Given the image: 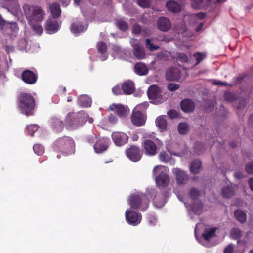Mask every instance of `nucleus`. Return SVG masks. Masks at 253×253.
<instances>
[{"label": "nucleus", "mask_w": 253, "mask_h": 253, "mask_svg": "<svg viewBox=\"0 0 253 253\" xmlns=\"http://www.w3.org/2000/svg\"><path fill=\"white\" fill-rule=\"evenodd\" d=\"M173 173L177 184H184L188 182V176L185 171L181 170L179 168H176L173 170Z\"/></svg>", "instance_id": "obj_19"}, {"label": "nucleus", "mask_w": 253, "mask_h": 253, "mask_svg": "<svg viewBox=\"0 0 253 253\" xmlns=\"http://www.w3.org/2000/svg\"><path fill=\"white\" fill-rule=\"evenodd\" d=\"M29 25H31L32 29L37 34L41 35L42 33L43 28L41 25L37 24L36 23H33V24Z\"/></svg>", "instance_id": "obj_49"}, {"label": "nucleus", "mask_w": 253, "mask_h": 253, "mask_svg": "<svg viewBox=\"0 0 253 253\" xmlns=\"http://www.w3.org/2000/svg\"><path fill=\"white\" fill-rule=\"evenodd\" d=\"M156 181L157 185L163 187L167 186L169 182V176L163 173H160L158 176L156 177Z\"/></svg>", "instance_id": "obj_24"}, {"label": "nucleus", "mask_w": 253, "mask_h": 253, "mask_svg": "<svg viewBox=\"0 0 253 253\" xmlns=\"http://www.w3.org/2000/svg\"><path fill=\"white\" fill-rule=\"evenodd\" d=\"M166 6L169 11L172 13H177L181 11L179 4L174 0H169L166 3Z\"/></svg>", "instance_id": "obj_23"}, {"label": "nucleus", "mask_w": 253, "mask_h": 253, "mask_svg": "<svg viewBox=\"0 0 253 253\" xmlns=\"http://www.w3.org/2000/svg\"><path fill=\"white\" fill-rule=\"evenodd\" d=\"M159 158L161 162H167L169 160V157L165 151L161 152L159 155Z\"/></svg>", "instance_id": "obj_50"}, {"label": "nucleus", "mask_w": 253, "mask_h": 253, "mask_svg": "<svg viewBox=\"0 0 253 253\" xmlns=\"http://www.w3.org/2000/svg\"><path fill=\"white\" fill-rule=\"evenodd\" d=\"M34 152L38 156L42 155L44 153V148L40 144H35L33 146Z\"/></svg>", "instance_id": "obj_45"}, {"label": "nucleus", "mask_w": 253, "mask_h": 253, "mask_svg": "<svg viewBox=\"0 0 253 253\" xmlns=\"http://www.w3.org/2000/svg\"><path fill=\"white\" fill-rule=\"evenodd\" d=\"M150 99L154 100L158 103H162L165 100L161 95V89L156 85H151L147 90Z\"/></svg>", "instance_id": "obj_9"}, {"label": "nucleus", "mask_w": 253, "mask_h": 253, "mask_svg": "<svg viewBox=\"0 0 253 253\" xmlns=\"http://www.w3.org/2000/svg\"><path fill=\"white\" fill-rule=\"evenodd\" d=\"M149 200H153V203L158 208L162 207L166 203L165 196L163 193L157 194L155 190L151 189L148 191Z\"/></svg>", "instance_id": "obj_8"}, {"label": "nucleus", "mask_w": 253, "mask_h": 253, "mask_svg": "<svg viewBox=\"0 0 253 253\" xmlns=\"http://www.w3.org/2000/svg\"><path fill=\"white\" fill-rule=\"evenodd\" d=\"M234 194V191L232 187L228 186L222 188V194L225 198H230Z\"/></svg>", "instance_id": "obj_36"}, {"label": "nucleus", "mask_w": 253, "mask_h": 253, "mask_svg": "<svg viewBox=\"0 0 253 253\" xmlns=\"http://www.w3.org/2000/svg\"><path fill=\"white\" fill-rule=\"evenodd\" d=\"M116 25L120 30L123 31H126L128 28L127 23L122 20L117 21Z\"/></svg>", "instance_id": "obj_41"}, {"label": "nucleus", "mask_w": 253, "mask_h": 253, "mask_svg": "<svg viewBox=\"0 0 253 253\" xmlns=\"http://www.w3.org/2000/svg\"><path fill=\"white\" fill-rule=\"evenodd\" d=\"M134 71L137 74L142 76L146 75L148 72V69L144 63H138L135 65Z\"/></svg>", "instance_id": "obj_28"}, {"label": "nucleus", "mask_w": 253, "mask_h": 253, "mask_svg": "<svg viewBox=\"0 0 253 253\" xmlns=\"http://www.w3.org/2000/svg\"><path fill=\"white\" fill-rule=\"evenodd\" d=\"M109 110L114 111L120 118L126 117L127 114L128 109L124 105L113 103L109 106Z\"/></svg>", "instance_id": "obj_17"}, {"label": "nucleus", "mask_w": 253, "mask_h": 253, "mask_svg": "<svg viewBox=\"0 0 253 253\" xmlns=\"http://www.w3.org/2000/svg\"><path fill=\"white\" fill-rule=\"evenodd\" d=\"M122 90L124 94L130 95L132 94L135 89V84L133 82L130 80H127L122 84Z\"/></svg>", "instance_id": "obj_21"}, {"label": "nucleus", "mask_w": 253, "mask_h": 253, "mask_svg": "<svg viewBox=\"0 0 253 253\" xmlns=\"http://www.w3.org/2000/svg\"><path fill=\"white\" fill-rule=\"evenodd\" d=\"M142 148L146 156H154L156 155L157 147L155 143L150 139H146L142 143Z\"/></svg>", "instance_id": "obj_11"}, {"label": "nucleus", "mask_w": 253, "mask_h": 253, "mask_svg": "<svg viewBox=\"0 0 253 253\" xmlns=\"http://www.w3.org/2000/svg\"><path fill=\"white\" fill-rule=\"evenodd\" d=\"M200 194V191L195 188H192L189 191V196L192 200L197 199Z\"/></svg>", "instance_id": "obj_44"}, {"label": "nucleus", "mask_w": 253, "mask_h": 253, "mask_svg": "<svg viewBox=\"0 0 253 253\" xmlns=\"http://www.w3.org/2000/svg\"><path fill=\"white\" fill-rule=\"evenodd\" d=\"M112 91L113 93L115 95H120L124 94L122 87H120L119 86H114L112 89Z\"/></svg>", "instance_id": "obj_52"}, {"label": "nucleus", "mask_w": 253, "mask_h": 253, "mask_svg": "<svg viewBox=\"0 0 253 253\" xmlns=\"http://www.w3.org/2000/svg\"><path fill=\"white\" fill-rule=\"evenodd\" d=\"M195 107V103L190 99H185L180 102L181 109L184 112H192Z\"/></svg>", "instance_id": "obj_20"}, {"label": "nucleus", "mask_w": 253, "mask_h": 253, "mask_svg": "<svg viewBox=\"0 0 253 253\" xmlns=\"http://www.w3.org/2000/svg\"><path fill=\"white\" fill-rule=\"evenodd\" d=\"M181 72L177 67H170L166 72V78L168 81H178L181 76Z\"/></svg>", "instance_id": "obj_14"}, {"label": "nucleus", "mask_w": 253, "mask_h": 253, "mask_svg": "<svg viewBox=\"0 0 253 253\" xmlns=\"http://www.w3.org/2000/svg\"><path fill=\"white\" fill-rule=\"evenodd\" d=\"M39 128L37 125H31L28 126L27 127L28 134L31 136H33L35 132H36Z\"/></svg>", "instance_id": "obj_47"}, {"label": "nucleus", "mask_w": 253, "mask_h": 253, "mask_svg": "<svg viewBox=\"0 0 253 253\" xmlns=\"http://www.w3.org/2000/svg\"><path fill=\"white\" fill-rule=\"evenodd\" d=\"M155 123L156 126L161 132L166 130L167 128V122L165 117L161 116L157 117Z\"/></svg>", "instance_id": "obj_26"}, {"label": "nucleus", "mask_w": 253, "mask_h": 253, "mask_svg": "<svg viewBox=\"0 0 253 253\" xmlns=\"http://www.w3.org/2000/svg\"><path fill=\"white\" fill-rule=\"evenodd\" d=\"M168 116L171 118H176L177 116V113L173 110H169L168 112Z\"/></svg>", "instance_id": "obj_59"}, {"label": "nucleus", "mask_w": 253, "mask_h": 253, "mask_svg": "<svg viewBox=\"0 0 253 253\" xmlns=\"http://www.w3.org/2000/svg\"><path fill=\"white\" fill-rule=\"evenodd\" d=\"M141 27L139 24H135L132 28V33L134 34H139L141 32Z\"/></svg>", "instance_id": "obj_55"}, {"label": "nucleus", "mask_w": 253, "mask_h": 253, "mask_svg": "<svg viewBox=\"0 0 253 253\" xmlns=\"http://www.w3.org/2000/svg\"><path fill=\"white\" fill-rule=\"evenodd\" d=\"M5 27L10 30L12 33H16L19 30V27L16 22H7Z\"/></svg>", "instance_id": "obj_40"}, {"label": "nucleus", "mask_w": 253, "mask_h": 253, "mask_svg": "<svg viewBox=\"0 0 253 253\" xmlns=\"http://www.w3.org/2000/svg\"><path fill=\"white\" fill-rule=\"evenodd\" d=\"M51 124L52 128L56 132H60L64 128V124L63 122L57 118H53Z\"/></svg>", "instance_id": "obj_25"}, {"label": "nucleus", "mask_w": 253, "mask_h": 253, "mask_svg": "<svg viewBox=\"0 0 253 253\" xmlns=\"http://www.w3.org/2000/svg\"><path fill=\"white\" fill-rule=\"evenodd\" d=\"M162 166L161 165H157V166H156L154 168L153 170V175H157L158 173H159V172L158 171L160 169L162 168Z\"/></svg>", "instance_id": "obj_61"}, {"label": "nucleus", "mask_w": 253, "mask_h": 253, "mask_svg": "<svg viewBox=\"0 0 253 253\" xmlns=\"http://www.w3.org/2000/svg\"><path fill=\"white\" fill-rule=\"evenodd\" d=\"M98 51L101 53H105L107 49L106 44L102 41L98 42L97 45Z\"/></svg>", "instance_id": "obj_46"}, {"label": "nucleus", "mask_w": 253, "mask_h": 253, "mask_svg": "<svg viewBox=\"0 0 253 253\" xmlns=\"http://www.w3.org/2000/svg\"><path fill=\"white\" fill-rule=\"evenodd\" d=\"M193 56L195 58L196 62L195 66L198 65L206 57V54L202 52H196L193 54Z\"/></svg>", "instance_id": "obj_39"}, {"label": "nucleus", "mask_w": 253, "mask_h": 253, "mask_svg": "<svg viewBox=\"0 0 253 253\" xmlns=\"http://www.w3.org/2000/svg\"><path fill=\"white\" fill-rule=\"evenodd\" d=\"M108 120H109V122H110L111 123H112V124H115L118 121L117 118L114 115H113V114H111L109 116Z\"/></svg>", "instance_id": "obj_60"}, {"label": "nucleus", "mask_w": 253, "mask_h": 253, "mask_svg": "<svg viewBox=\"0 0 253 253\" xmlns=\"http://www.w3.org/2000/svg\"><path fill=\"white\" fill-rule=\"evenodd\" d=\"M196 16L198 19L202 20L206 17V14L204 12H200L196 14Z\"/></svg>", "instance_id": "obj_64"}, {"label": "nucleus", "mask_w": 253, "mask_h": 253, "mask_svg": "<svg viewBox=\"0 0 253 253\" xmlns=\"http://www.w3.org/2000/svg\"><path fill=\"white\" fill-rule=\"evenodd\" d=\"M95 152L97 153H101L106 151L108 145L105 140L103 139H99L96 141L93 145Z\"/></svg>", "instance_id": "obj_22"}, {"label": "nucleus", "mask_w": 253, "mask_h": 253, "mask_svg": "<svg viewBox=\"0 0 253 253\" xmlns=\"http://www.w3.org/2000/svg\"><path fill=\"white\" fill-rule=\"evenodd\" d=\"M135 42L136 43L132 44L133 54L137 59L142 60L145 57V49L143 46L140 45L138 41L136 40Z\"/></svg>", "instance_id": "obj_18"}, {"label": "nucleus", "mask_w": 253, "mask_h": 253, "mask_svg": "<svg viewBox=\"0 0 253 253\" xmlns=\"http://www.w3.org/2000/svg\"><path fill=\"white\" fill-rule=\"evenodd\" d=\"M84 30V26L80 23H73L71 26V30L75 34L83 32Z\"/></svg>", "instance_id": "obj_33"}, {"label": "nucleus", "mask_w": 253, "mask_h": 253, "mask_svg": "<svg viewBox=\"0 0 253 253\" xmlns=\"http://www.w3.org/2000/svg\"><path fill=\"white\" fill-rule=\"evenodd\" d=\"M180 87L178 84L169 83L167 84V88L170 91H175Z\"/></svg>", "instance_id": "obj_53"}, {"label": "nucleus", "mask_w": 253, "mask_h": 253, "mask_svg": "<svg viewBox=\"0 0 253 253\" xmlns=\"http://www.w3.org/2000/svg\"><path fill=\"white\" fill-rule=\"evenodd\" d=\"M49 8L52 18L56 19L60 16L61 10L59 4L57 3H52L50 5Z\"/></svg>", "instance_id": "obj_27"}, {"label": "nucleus", "mask_w": 253, "mask_h": 253, "mask_svg": "<svg viewBox=\"0 0 253 253\" xmlns=\"http://www.w3.org/2000/svg\"><path fill=\"white\" fill-rule=\"evenodd\" d=\"M224 99L228 102H232L237 99V96L234 93L226 92L224 94Z\"/></svg>", "instance_id": "obj_42"}, {"label": "nucleus", "mask_w": 253, "mask_h": 253, "mask_svg": "<svg viewBox=\"0 0 253 253\" xmlns=\"http://www.w3.org/2000/svg\"><path fill=\"white\" fill-rule=\"evenodd\" d=\"M214 84L215 85H218L221 86H229V85H230V84H228L226 82H222L220 81L215 82Z\"/></svg>", "instance_id": "obj_62"}, {"label": "nucleus", "mask_w": 253, "mask_h": 253, "mask_svg": "<svg viewBox=\"0 0 253 253\" xmlns=\"http://www.w3.org/2000/svg\"><path fill=\"white\" fill-rule=\"evenodd\" d=\"M112 138L116 146H122L127 143L128 136L122 132H114L112 134Z\"/></svg>", "instance_id": "obj_13"}, {"label": "nucleus", "mask_w": 253, "mask_h": 253, "mask_svg": "<svg viewBox=\"0 0 253 253\" xmlns=\"http://www.w3.org/2000/svg\"><path fill=\"white\" fill-rule=\"evenodd\" d=\"M203 203L201 201L193 203L191 206V209L193 213L197 215L200 214L203 209Z\"/></svg>", "instance_id": "obj_32"}, {"label": "nucleus", "mask_w": 253, "mask_h": 253, "mask_svg": "<svg viewBox=\"0 0 253 253\" xmlns=\"http://www.w3.org/2000/svg\"><path fill=\"white\" fill-rule=\"evenodd\" d=\"M151 41L149 39H147L146 40V47L149 49L151 51H153L154 50H157L159 48V46L155 45H154L153 44L151 43Z\"/></svg>", "instance_id": "obj_48"}, {"label": "nucleus", "mask_w": 253, "mask_h": 253, "mask_svg": "<svg viewBox=\"0 0 253 253\" xmlns=\"http://www.w3.org/2000/svg\"><path fill=\"white\" fill-rule=\"evenodd\" d=\"M97 139V137L95 134H92L86 138V141L90 144H93Z\"/></svg>", "instance_id": "obj_56"}, {"label": "nucleus", "mask_w": 253, "mask_h": 253, "mask_svg": "<svg viewBox=\"0 0 253 253\" xmlns=\"http://www.w3.org/2000/svg\"><path fill=\"white\" fill-rule=\"evenodd\" d=\"M246 172L250 174H253V162H250L246 166Z\"/></svg>", "instance_id": "obj_54"}, {"label": "nucleus", "mask_w": 253, "mask_h": 253, "mask_svg": "<svg viewBox=\"0 0 253 253\" xmlns=\"http://www.w3.org/2000/svg\"><path fill=\"white\" fill-rule=\"evenodd\" d=\"M242 236V231L238 228H233L231 231V236L234 239H239Z\"/></svg>", "instance_id": "obj_38"}, {"label": "nucleus", "mask_w": 253, "mask_h": 253, "mask_svg": "<svg viewBox=\"0 0 253 253\" xmlns=\"http://www.w3.org/2000/svg\"><path fill=\"white\" fill-rule=\"evenodd\" d=\"M147 104L144 103L137 105L133 110L131 117L132 123L136 126H142L146 122V116L142 112V109L147 108Z\"/></svg>", "instance_id": "obj_6"}, {"label": "nucleus", "mask_w": 253, "mask_h": 253, "mask_svg": "<svg viewBox=\"0 0 253 253\" xmlns=\"http://www.w3.org/2000/svg\"><path fill=\"white\" fill-rule=\"evenodd\" d=\"M86 118V115L83 112L69 113L66 118V121L71 129H76L85 123Z\"/></svg>", "instance_id": "obj_4"}, {"label": "nucleus", "mask_w": 253, "mask_h": 253, "mask_svg": "<svg viewBox=\"0 0 253 253\" xmlns=\"http://www.w3.org/2000/svg\"><path fill=\"white\" fill-rule=\"evenodd\" d=\"M21 78L25 83L28 84H33L37 81L38 75L30 70L26 69L22 73Z\"/></svg>", "instance_id": "obj_12"}, {"label": "nucleus", "mask_w": 253, "mask_h": 253, "mask_svg": "<svg viewBox=\"0 0 253 253\" xmlns=\"http://www.w3.org/2000/svg\"><path fill=\"white\" fill-rule=\"evenodd\" d=\"M45 29L49 34L57 32L60 27L58 21L53 18H48L45 22Z\"/></svg>", "instance_id": "obj_15"}, {"label": "nucleus", "mask_w": 253, "mask_h": 253, "mask_svg": "<svg viewBox=\"0 0 253 253\" xmlns=\"http://www.w3.org/2000/svg\"><path fill=\"white\" fill-rule=\"evenodd\" d=\"M149 202L148 192L146 194L132 195L129 198V203L131 208L134 209H140L142 211H145L148 208Z\"/></svg>", "instance_id": "obj_5"}, {"label": "nucleus", "mask_w": 253, "mask_h": 253, "mask_svg": "<svg viewBox=\"0 0 253 253\" xmlns=\"http://www.w3.org/2000/svg\"><path fill=\"white\" fill-rule=\"evenodd\" d=\"M23 9L29 24L42 22L44 19L45 13L41 6L25 3Z\"/></svg>", "instance_id": "obj_2"}, {"label": "nucleus", "mask_w": 253, "mask_h": 253, "mask_svg": "<svg viewBox=\"0 0 253 253\" xmlns=\"http://www.w3.org/2000/svg\"><path fill=\"white\" fill-rule=\"evenodd\" d=\"M234 251V247L232 244L228 245L224 250V253H232Z\"/></svg>", "instance_id": "obj_58"}, {"label": "nucleus", "mask_w": 253, "mask_h": 253, "mask_svg": "<svg viewBox=\"0 0 253 253\" xmlns=\"http://www.w3.org/2000/svg\"><path fill=\"white\" fill-rule=\"evenodd\" d=\"M246 76L247 75L246 74L242 73L236 77L233 78L232 82L230 84V85H229V86L232 87L242 83Z\"/></svg>", "instance_id": "obj_35"}, {"label": "nucleus", "mask_w": 253, "mask_h": 253, "mask_svg": "<svg viewBox=\"0 0 253 253\" xmlns=\"http://www.w3.org/2000/svg\"><path fill=\"white\" fill-rule=\"evenodd\" d=\"M138 4L144 8L148 7L149 6V2L147 0H137Z\"/></svg>", "instance_id": "obj_57"}, {"label": "nucleus", "mask_w": 253, "mask_h": 253, "mask_svg": "<svg viewBox=\"0 0 253 253\" xmlns=\"http://www.w3.org/2000/svg\"><path fill=\"white\" fill-rule=\"evenodd\" d=\"M178 130L180 134H185L189 130V126L186 123H180L178 126Z\"/></svg>", "instance_id": "obj_37"}, {"label": "nucleus", "mask_w": 253, "mask_h": 253, "mask_svg": "<svg viewBox=\"0 0 253 253\" xmlns=\"http://www.w3.org/2000/svg\"><path fill=\"white\" fill-rule=\"evenodd\" d=\"M201 162L199 160H194L191 164L190 169L192 173L197 174L201 171Z\"/></svg>", "instance_id": "obj_30"}, {"label": "nucleus", "mask_w": 253, "mask_h": 253, "mask_svg": "<svg viewBox=\"0 0 253 253\" xmlns=\"http://www.w3.org/2000/svg\"><path fill=\"white\" fill-rule=\"evenodd\" d=\"M17 105L22 114L27 117L34 115L36 104L35 99L30 93H20L18 97Z\"/></svg>", "instance_id": "obj_1"}, {"label": "nucleus", "mask_w": 253, "mask_h": 253, "mask_svg": "<svg viewBox=\"0 0 253 253\" xmlns=\"http://www.w3.org/2000/svg\"><path fill=\"white\" fill-rule=\"evenodd\" d=\"M177 59L182 63H186L188 61L187 56L183 53H179L177 55Z\"/></svg>", "instance_id": "obj_51"}, {"label": "nucleus", "mask_w": 253, "mask_h": 253, "mask_svg": "<svg viewBox=\"0 0 253 253\" xmlns=\"http://www.w3.org/2000/svg\"><path fill=\"white\" fill-rule=\"evenodd\" d=\"M234 215L236 219L241 223H245L247 220V214L242 210H236L234 211Z\"/></svg>", "instance_id": "obj_31"}, {"label": "nucleus", "mask_w": 253, "mask_h": 253, "mask_svg": "<svg viewBox=\"0 0 253 253\" xmlns=\"http://www.w3.org/2000/svg\"><path fill=\"white\" fill-rule=\"evenodd\" d=\"M126 154L129 160L134 162H136L140 160L143 153L139 147L132 145L126 150Z\"/></svg>", "instance_id": "obj_7"}, {"label": "nucleus", "mask_w": 253, "mask_h": 253, "mask_svg": "<svg viewBox=\"0 0 253 253\" xmlns=\"http://www.w3.org/2000/svg\"><path fill=\"white\" fill-rule=\"evenodd\" d=\"M216 229L215 227L206 229L202 234V236L206 241H210L216 235Z\"/></svg>", "instance_id": "obj_29"}, {"label": "nucleus", "mask_w": 253, "mask_h": 253, "mask_svg": "<svg viewBox=\"0 0 253 253\" xmlns=\"http://www.w3.org/2000/svg\"><path fill=\"white\" fill-rule=\"evenodd\" d=\"M80 104L84 107H87L91 105V101L90 99L86 95H81L79 98Z\"/></svg>", "instance_id": "obj_34"}, {"label": "nucleus", "mask_w": 253, "mask_h": 253, "mask_svg": "<svg viewBox=\"0 0 253 253\" xmlns=\"http://www.w3.org/2000/svg\"><path fill=\"white\" fill-rule=\"evenodd\" d=\"M234 176L236 179H241L244 178L243 174L241 172H236L234 174Z\"/></svg>", "instance_id": "obj_63"}, {"label": "nucleus", "mask_w": 253, "mask_h": 253, "mask_svg": "<svg viewBox=\"0 0 253 253\" xmlns=\"http://www.w3.org/2000/svg\"><path fill=\"white\" fill-rule=\"evenodd\" d=\"M127 222L133 226L138 225L142 219V215L140 213L133 211L127 210L125 213Z\"/></svg>", "instance_id": "obj_10"}, {"label": "nucleus", "mask_w": 253, "mask_h": 253, "mask_svg": "<svg viewBox=\"0 0 253 253\" xmlns=\"http://www.w3.org/2000/svg\"><path fill=\"white\" fill-rule=\"evenodd\" d=\"M75 143L72 138L64 136L58 138L53 143L54 149L65 155L75 153Z\"/></svg>", "instance_id": "obj_3"}, {"label": "nucleus", "mask_w": 253, "mask_h": 253, "mask_svg": "<svg viewBox=\"0 0 253 253\" xmlns=\"http://www.w3.org/2000/svg\"><path fill=\"white\" fill-rule=\"evenodd\" d=\"M157 27L161 31H168L171 27V21L167 17H160L157 21Z\"/></svg>", "instance_id": "obj_16"}, {"label": "nucleus", "mask_w": 253, "mask_h": 253, "mask_svg": "<svg viewBox=\"0 0 253 253\" xmlns=\"http://www.w3.org/2000/svg\"><path fill=\"white\" fill-rule=\"evenodd\" d=\"M205 150V147L203 143L201 142H197L195 144L194 148V152L197 155H201Z\"/></svg>", "instance_id": "obj_43"}]
</instances>
